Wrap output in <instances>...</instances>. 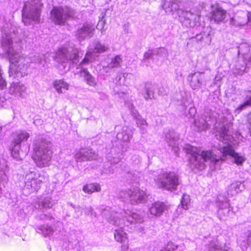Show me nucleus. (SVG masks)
Returning <instances> with one entry per match:
<instances>
[{
    "label": "nucleus",
    "instance_id": "obj_1",
    "mask_svg": "<svg viewBox=\"0 0 251 251\" xmlns=\"http://www.w3.org/2000/svg\"><path fill=\"white\" fill-rule=\"evenodd\" d=\"M154 181L159 188L171 191L176 190L179 184L178 175L172 171L162 172Z\"/></svg>",
    "mask_w": 251,
    "mask_h": 251
},
{
    "label": "nucleus",
    "instance_id": "obj_2",
    "mask_svg": "<svg viewBox=\"0 0 251 251\" xmlns=\"http://www.w3.org/2000/svg\"><path fill=\"white\" fill-rule=\"evenodd\" d=\"M191 160L193 162V164L197 168H200L201 167H204L205 166L204 162L208 160L214 164H216L220 160H223L220 158H217L216 155L213 153L211 150L202 151L201 154L198 152H194L191 154Z\"/></svg>",
    "mask_w": 251,
    "mask_h": 251
},
{
    "label": "nucleus",
    "instance_id": "obj_3",
    "mask_svg": "<svg viewBox=\"0 0 251 251\" xmlns=\"http://www.w3.org/2000/svg\"><path fill=\"white\" fill-rule=\"evenodd\" d=\"M71 17L70 11H65L62 6H54L50 12V18L55 25H64Z\"/></svg>",
    "mask_w": 251,
    "mask_h": 251
},
{
    "label": "nucleus",
    "instance_id": "obj_4",
    "mask_svg": "<svg viewBox=\"0 0 251 251\" xmlns=\"http://www.w3.org/2000/svg\"><path fill=\"white\" fill-rule=\"evenodd\" d=\"M211 7L213 9L210 13L209 19L210 21H214L217 24L224 21L226 18V11L218 5L215 7L212 5Z\"/></svg>",
    "mask_w": 251,
    "mask_h": 251
},
{
    "label": "nucleus",
    "instance_id": "obj_5",
    "mask_svg": "<svg viewBox=\"0 0 251 251\" xmlns=\"http://www.w3.org/2000/svg\"><path fill=\"white\" fill-rule=\"evenodd\" d=\"M52 151L47 149H44L39 152L36 158V163L41 167L49 165L52 157Z\"/></svg>",
    "mask_w": 251,
    "mask_h": 251
},
{
    "label": "nucleus",
    "instance_id": "obj_6",
    "mask_svg": "<svg viewBox=\"0 0 251 251\" xmlns=\"http://www.w3.org/2000/svg\"><path fill=\"white\" fill-rule=\"evenodd\" d=\"M127 194L129 197L130 202L132 204L142 203L145 200L146 194L140 189L136 188L133 190H128Z\"/></svg>",
    "mask_w": 251,
    "mask_h": 251
},
{
    "label": "nucleus",
    "instance_id": "obj_7",
    "mask_svg": "<svg viewBox=\"0 0 251 251\" xmlns=\"http://www.w3.org/2000/svg\"><path fill=\"white\" fill-rule=\"evenodd\" d=\"M114 238L116 241L122 244L121 250L127 251L129 249L128 240L127 234L122 230H115Z\"/></svg>",
    "mask_w": 251,
    "mask_h": 251
},
{
    "label": "nucleus",
    "instance_id": "obj_8",
    "mask_svg": "<svg viewBox=\"0 0 251 251\" xmlns=\"http://www.w3.org/2000/svg\"><path fill=\"white\" fill-rule=\"evenodd\" d=\"M166 208L165 204L160 201H156L152 204L150 208V213L154 216L161 215Z\"/></svg>",
    "mask_w": 251,
    "mask_h": 251
},
{
    "label": "nucleus",
    "instance_id": "obj_9",
    "mask_svg": "<svg viewBox=\"0 0 251 251\" xmlns=\"http://www.w3.org/2000/svg\"><path fill=\"white\" fill-rule=\"evenodd\" d=\"M53 86L59 94L64 93L69 89V84L63 79H56L53 81Z\"/></svg>",
    "mask_w": 251,
    "mask_h": 251
},
{
    "label": "nucleus",
    "instance_id": "obj_10",
    "mask_svg": "<svg viewBox=\"0 0 251 251\" xmlns=\"http://www.w3.org/2000/svg\"><path fill=\"white\" fill-rule=\"evenodd\" d=\"M202 74L201 73H195L189 76V80L191 87L193 89L199 88L202 81Z\"/></svg>",
    "mask_w": 251,
    "mask_h": 251
},
{
    "label": "nucleus",
    "instance_id": "obj_11",
    "mask_svg": "<svg viewBox=\"0 0 251 251\" xmlns=\"http://www.w3.org/2000/svg\"><path fill=\"white\" fill-rule=\"evenodd\" d=\"M26 9L27 6L25 5L22 11L23 19L29 18L34 21L38 20L39 19L41 13L40 10L36 8L30 11L29 14H28L26 13Z\"/></svg>",
    "mask_w": 251,
    "mask_h": 251
},
{
    "label": "nucleus",
    "instance_id": "obj_12",
    "mask_svg": "<svg viewBox=\"0 0 251 251\" xmlns=\"http://www.w3.org/2000/svg\"><path fill=\"white\" fill-rule=\"evenodd\" d=\"M82 190L86 194H91L101 191L100 185L98 183H90L85 184Z\"/></svg>",
    "mask_w": 251,
    "mask_h": 251
},
{
    "label": "nucleus",
    "instance_id": "obj_13",
    "mask_svg": "<svg viewBox=\"0 0 251 251\" xmlns=\"http://www.w3.org/2000/svg\"><path fill=\"white\" fill-rule=\"evenodd\" d=\"M68 51L67 48L62 47L59 49L56 53L55 59L59 62H65L68 60Z\"/></svg>",
    "mask_w": 251,
    "mask_h": 251
},
{
    "label": "nucleus",
    "instance_id": "obj_14",
    "mask_svg": "<svg viewBox=\"0 0 251 251\" xmlns=\"http://www.w3.org/2000/svg\"><path fill=\"white\" fill-rule=\"evenodd\" d=\"M29 137V134L28 133L25 131H21L16 135V137L13 140L14 146L20 144L24 140H26Z\"/></svg>",
    "mask_w": 251,
    "mask_h": 251
},
{
    "label": "nucleus",
    "instance_id": "obj_15",
    "mask_svg": "<svg viewBox=\"0 0 251 251\" xmlns=\"http://www.w3.org/2000/svg\"><path fill=\"white\" fill-rule=\"evenodd\" d=\"M219 150L222 153L224 157H226L227 155L232 156L235 152L232 145L228 143L226 146H223L219 149Z\"/></svg>",
    "mask_w": 251,
    "mask_h": 251
},
{
    "label": "nucleus",
    "instance_id": "obj_16",
    "mask_svg": "<svg viewBox=\"0 0 251 251\" xmlns=\"http://www.w3.org/2000/svg\"><path fill=\"white\" fill-rule=\"evenodd\" d=\"M80 73L85 78V80L89 85L95 86L96 84L94 78L86 69H83L81 70Z\"/></svg>",
    "mask_w": 251,
    "mask_h": 251
},
{
    "label": "nucleus",
    "instance_id": "obj_17",
    "mask_svg": "<svg viewBox=\"0 0 251 251\" xmlns=\"http://www.w3.org/2000/svg\"><path fill=\"white\" fill-rule=\"evenodd\" d=\"M94 28L90 25L86 24L84 25L82 27L78 29L79 34H91L94 31Z\"/></svg>",
    "mask_w": 251,
    "mask_h": 251
},
{
    "label": "nucleus",
    "instance_id": "obj_18",
    "mask_svg": "<svg viewBox=\"0 0 251 251\" xmlns=\"http://www.w3.org/2000/svg\"><path fill=\"white\" fill-rule=\"evenodd\" d=\"M196 39L202 42L203 45H209L211 42V37L209 34H203L197 35Z\"/></svg>",
    "mask_w": 251,
    "mask_h": 251
},
{
    "label": "nucleus",
    "instance_id": "obj_19",
    "mask_svg": "<svg viewBox=\"0 0 251 251\" xmlns=\"http://www.w3.org/2000/svg\"><path fill=\"white\" fill-rule=\"evenodd\" d=\"M91 153V152L89 150H86L80 151L78 153L76 154V155L78 158H80L82 160H89L91 157L90 155Z\"/></svg>",
    "mask_w": 251,
    "mask_h": 251
},
{
    "label": "nucleus",
    "instance_id": "obj_20",
    "mask_svg": "<svg viewBox=\"0 0 251 251\" xmlns=\"http://www.w3.org/2000/svg\"><path fill=\"white\" fill-rule=\"evenodd\" d=\"M40 228L45 236L52 234L54 231L53 228L48 225H43L40 226Z\"/></svg>",
    "mask_w": 251,
    "mask_h": 251
},
{
    "label": "nucleus",
    "instance_id": "obj_21",
    "mask_svg": "<svg viewBox=\"0 0 251 251\" xmlns=\"http://www.w3.org/2000/svg\"><path fill=\"white\" fill-rule=\"evenodd\" d=\"M177 245L172 241H169L159 251H174L177 248Z\"/></svg>",
    "mask_w": 251,
    "mask_h": 251
},
{
    "label": "nucleus",
    "instance_id": "obj_22",
    "mask_svg": "<svg viewBox=\"0 0 251 251\" xmlns=\"http://www.w3.org/2000/svg\"><path fill=\"white\" fill-rule=\"evenodd\" d=\"M237 26H243L247 24L248 21L244 15H236Z\"/></svg>",
    "mask_w": 251,
    "mask_h": 251
},
{
    "label": "nucleus",
    "instance_id": "obj_23",
    "mask_svg": "<svg viewBox=\"0 0 251 251\" xmlns=\"http://www.w3.org/2000/svg\"><path fill=\"white\" fill-rule=\"evenodd\" d=\"M122 59L120 56L117 55L113 58L111 62V67L113 68H117L121 66Z\"/></svg>",
    "mask_w": 251,
    "mask_h": 251
},
{
    "label": "nucleus",
    "instance_id": "obj_24",
    "mask_svg": "<svg viewBox=\"0 0 251 251\" xmlns=\"http://www.w3.org/2000/svg\"><path fill=\"white\" fill-rule=\"evenodd\" d=\"M231 157L234 158V162L237 165H241L245 161V158L243 156L239 155V154L236 152L234 153Z\"/></svg>",
    "mask_w": 251,
    "mask_h": 251
},
{
    "label": "nucleus",
    "instance_id": "obj_25",
    "mask_svg": "<svg viewBox=\"0 0 251 251\" xmlns=\"http://www.w3.org/2000/svg\"><path fill=\"white\" fill-rule=\"evenodd\" d=\"M108 49V48L103 45L101 44H98L94 48V50H95V52L96 53H102L107 51Z\"/></svg>",
    "mask_w": 251,
    "mask_h": 251
},
{
    "label": "nucleus",
    "instance_id": "obj_26",
    "mask_svg": "<svg viewBox=\"0 0 251 251\" xmlns=\"http://www.w3.org/2000/svg\"><path fill=\"white\" fill-rule=\"evenodd\" d=\"M247 106H251V95L247 98V99L237 108L238 110H242Z\"/></svg>",
    "mask_w": 251,
    "mask_h": 251
},
{
    "label": "nucleus",
    "instance_id": "obj_27",
    "mask_svg": "<svg viewBox=\"0 0 251 251\" xmlns=\"http://www.w3.org/2000/svg\"><path fill=\"white\" fill-rule=\"evenodd\" d=\"M190 200L188 197L183 196L182 198L181 202L182 207L185 209H187L190 204Z\"/></svg>",
    "mask_w": 251,
    "mask_h": 251
},
{
    "label": "nucleus",
    "instance_id": "obj_28",
    "mask_svg": "<svg viewBox=\"0 0 251 251\" xmlns=\"http://www.w3.org/2000/svg\"><path fill=\"white\" fill-rule=\"evenodd\" d=\"M246 126L250 136H251V111L249 112L247 115Z\"/></svg>",
    "mask_w": 251,
    "mask_h": 251
},
{
    "label": "nucleus",
    "instance_id": "obj_29",
    "mask_svg": "<svg viewBox=\"0 0 251 251\" xmlns=\"http://www.w3.org/2000/svg\"><path fill=\"white\" fill-rule=\"evenodd\" d=\"M92 57V52H87L84 58L80 62L81 65L87 64L90 61V58Z\"/></svg>",
    "mask_w": 251,
    "mask_h": 251
},
{
    "label": "nucleus",
    "instance_id": "obj_30",
    "mask_svg": "<svg viewBox=\"0 0 251 251\" xmlns=\"http://www.w3.org/2000/svg\"><path fill=\"white\" fill-rule=\"evenodd\" d=\"M42 206L45 208H50L52 206V204L50 200L45 199L42 202Z\"/></svg>",
    "mask_w": 251,
    "mask_h": 251
},
{
    "label": "nucleus",
    "instance_id": "obj_31",
    "mask_svg": "<svg viewBox=\"0 0 251 251\" xmlns=\"http://www.w3.org/2000/svg\"><path fill=\"white\" fill-rule=\"evenodd\" d=\"M230 125L232 126V123H229L228 124H226V125L223 126L222 127H221V131L224 134L227 133L229 131L228 127H229V126H230Z\"/></svg>",
    "mask_w": 251,
    "mask_h": 251
},
{
    "label": "nucleus",
    "instance_id": "obj_32",
    "mask_svg": "<svg viewBox=\"0 0 251 251\" xmlns=\"http://www.w3.org/2000/svg\"><path fill=\"white\" fill-rule=\"evenodd\" d=\"M23 85H21L20 83L13 82L11 85V87L14 90H19L21 89Z\"/></svg>",
    "mask_w": 251,
    "mask_h": 251
},
{
    "label": "nucleus",
    "instance_id": "obj_33",
    "mask_svg": "<svg viewBox=\"0 0 251 251\" xmlns=\"http://www.w3.org/2000/svg\"><path fill=\"white\" fill-rule=\"evenodd\" d=\"M7 86L6 82L2 78L1 75H0V89H3L6 88Z\"/></svg>",
    "mask_w": 251,
    "mask_h": 251
},
{
    "label": "nucleus",
    "instance_id": "obj_34",
    "mask_svg": "<svg viewBox=\"0 0 251 251\" xmlns=\"http://www.w3.org/2000/svg\"><path fill=\"white\" fill-rule=\"evenodd\" d=\"M152 51L151 50H149L144 53V58L146 59H148L152 56Z\"/></svg>",
    "mask_w": 251,
    "mask_h": 251
},
{
    "label": "nucleus",
    "instance_id": "obj_35",
    "mask_svg": "<svg viewBox=\"0 0 251 251\" xmlns=\"http://www.w3.org/2000/svg\"><path fill=\"white\" fill-rule=\"evenodd\" d=\"M236 16H234L233 17H231L229 19V24L232 25L237 26L236 25Z\"/></svg>",
    "mask_w": 251,
    "mask_h": 251
},
{
    "label": "nucleus",
    "instance_id": "obj_36",
    "mask_svg": "<svg viewBox=\"0 0 251 251\" xmlns=\"http://www.w3.org/2000/svg\"><path fill=\"white\" fill-rule=\"evenodd\" d=\"M19 56L16 57H10V61L12 63L14 64L15 63H18L19 61Z\"/></svg>",
    "mask_w": 251,
    "mask_h": 251
},
{
    "label": "nucleus",
    "instance_id": "obj_37",
    "mask_svg": "<svg viewBox=\"0 0 251 251\" xmlns=\"http://www.w3.org/2000/svg\"><path fill=\"white\" fill-rule=\"evenodd\" d=\"M34 182L36 183L37 184L40 185L41 183L43 182V181L41 180H38V179H34Z\"/></svg>",
    "mask_w": 251,
    "mask_h": 251
},
{
    "label": "nucleus",
    "instance_id": "obj_38",
    "mask_svg": "<svg viewBox=\"0 0 251 251\" xmlns=\"http://www.w3.org/2000/svg\"><path fill=\"white\" fill-rule=\"evenodd\" d=\"M247 17L248 21L251 22V12H249L248 13Z\"/></svg>",
    "mask_w": 251,
    "mask_h": 251
},
{
    "label": "nucleus",
    "instance_id": "obj_39",
    "mask_svg": "<svg viewBox=\"0 0 251 251\" xmlns=\"http://www.w3.org/2000/svg\"><path fill=\"white\" fill-rule=\"evenodd\" d=\"M204 128H207L208 127V124L207 123H205V124L203 125Z\"/></svg>",
    "mask_w": 251,
    "mask_h": 251
},
{
    "label": "nucleus",
    "instance_id": "obj_40",
    "mask_svg": "<svg viewBox=\"0 0 251 251\" xmlns=\"http://www.w3.org/2000/svg\"><path fill=\"white\" fill-rule=\"evenodd\" d=\"M222 119H223V121H227V119L226 118V117H223L222 118Z\"/></svg>",
    "mask_w": 251,
    "mask_h": 251
}]
</instances>
